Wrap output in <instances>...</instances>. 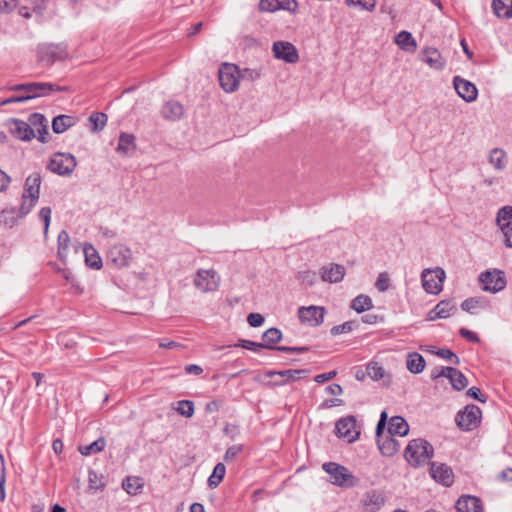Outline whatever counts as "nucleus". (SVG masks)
<instances>
[{"instance_id": "13d9d810", "label": "nucleus", "mask_w": 512, "mask_h": 512, "mask_svg": "<svg viewBox=\"0 0 512 512\" xmlns=\"http://www.w3.org/2000/svg\"><path fill=\"white\" fill-rule=\"evenodd\" d=\"M39 218L44 223V233L47 234L48 228L51 221V208L50 207H43L39 211Z\"/></svg>"}, {"instance_id": "b1692460", "label": "nucleus", "mask_w": 512, "mask_h": 512, "mask_svg": "<svg viewBox=\"0 0 512 512\" xmlns=\"http://www.w3.org/2000/svg\"><path fill=\"white\" fill-rule=\"evenodd\" d=\"M30 126L35 130H37L39 136L38 140L42 143L47 142L48 136V125L45 116L41 113H33L29 116Z\"/></svg>"}, {"instance_id": "f8f14e48", "label": "nucleus", "mask_w": 512, "mask_h": 512, "mask_svg": "<svg viewBox=\"0 0 512 512\" xmlns=\"http://www.w3.org/2000/svg\"><path fill=\"white\" fill-rule=\"evenodd\" d=\"M479 281L484 291L497 293L506 286L504 273L499 270L485 271L479 276Z\"/></svg>"}, {"instance_id": "5701e85b", "label": "nucleus", "mask_w": 512, "mask_h": 512, "mask_svg": "<svg viewBox=\"0 0 512 512\" xmlns=\"http://www.w3.org/2000/svg\"><path fill=\"white\" fill-rule=\"evenodd\" d=\"M376 443L380 453L386 457H392L400 448L399 441L388 433H386L385 436L376 439Z\"/></svg>"}, {"instance_id": "680f3d73", "label": "nucleus", "mask_w": 512, "mask_h": 512, "mask_svg": "<svg viewBox=\"0 0 512 512\" xmlns=\"http://www.w3.org/2000/svg\"><path fill=\"white\" fill-rule=\"evenodd\" d=\"M243 450V445H233L227 448L224 459L225 461H230L235 459L239 453Z\"/></svg>"}, {"instance_id": "4d7b16f0", "label": "nucleus", "mask_w": 512, "mask_h": 512, "mask_svg": "<svg viewBox=\"0 0 512 512\" xmlns=\"http://www.w3.org/2000/svg\"><path fill=\"white\" fill-rule=\"evenodd\" d=\"M259 9L264 12H275L278 10V0H260Z\"/></svg>"}, {"instance_id": "2f4dec72", "label": "nucleus", "mask_w": 512, "mask_h": 512, "mask_svg": "<svg viewBox=\"0 0 512 512\" xmlns=\"http://www.w3.org/2000/svg\"><path fill=\"white\" fill-rule=\"evenodd\" d=\"M457 310L456 304L453 300H442L435 307V315L432 318L445 319L455 313Z\"/></svg>"}, {"instance_id": "774afa93", "label": "nucleus", "mask_w": 512, "mask_h": 512, "mask_svg": "<svg viewBox=\"0 0 512 512\" xmlns=\"http://www.w3.org/2000/svg\"><path fill=\"white\" fill-rule=\"evenodd\" d=\"M501 231L504 235L505 245L509 248H512V225L507 227H501Z\"/></svg>"}, {"instance_id": "f03ea898", "label": "nucleus", "mask_w": 512, "mask_h": 512, "mask_svg": "<svg viewBox=\"0 0 512 512\" xmlns=\"http://www.w3.org/2000/svg\"><path fill=\"white\" fill-rule=\"evenodd\" d=\"M434 455L433 446L423 438L409 441L404 450V458L413 467L428 464Z\"/></svg>"}, {"instance_id": "052dcab7", "label": "nucleus", "mask_w": 512, "mask_h": 512, "mask_svg": "<svg viewBox=\"0 0 512 512\" xmlns=\"http://www.w3.org/2000/svg\"><path fill=\"white\" fill-rule=\"evenodd\" d=\"M260 71L257 69H250L245 68L244 70L240 71V79H248L250 81H255L260 78Z\"/></svg>"}, {"instance_id": "a18cd8bd", "label": "nucleus", "mask_w": 512, "mask_h": 512, "mask_svg": "<svg viewBox=\"0 0 512 512\" xmlns=\"http://www.w3.org/2000/svg\"><path fill=\"white\" fill-rule=\"evenodd\" d=\"M496 221L500 228L512 225V206L502 207L498 211Z\"/></svg>"}, {"instance_id": "473e14b6", "label": "nucleus", "mask_w": 512, "mask_h": 512, "mask_svg": "<svg viewBox=\"0 0 512 512\" xmlns=\"http://www.w3.org/2000/svg\"><path fill=\"white\" fill-rule=\"evenodd\" d=\"M144 487V483L142 481V478L137 476H127L122 481V488L129 494V495H137L142 492V489Z\"/></svg>"}, {"instance_id": "a19ab883", "label": "nucleus", "mask_w": 512, "mask_h": 512, "mask_svg": "<svg viewBox=\"0 0 512 512\" xmlns=\"http://www.w3.org/2000/svg\"><path fill=\"white\" fill-rule=\"evenodd\" d=\"M105 445H106L105 438L104 437H100V438H98L97 440H95L94 442H92L89 445H80L78 447V451L82 455L88 456V455H91V454H94V453H99V452L103 451L104 448H105Z\"/></svg>"}, {"instance_id": "7ed1b4c3", "label": "nucleus", "mask_w": 512, "mask_h": 512, "mask_svg": "<svg viewBox=\"0 0 512 512\" xmlns=\"http://www.w3.org/2000/svg\"><path fill=\"white\" fill-rule=\"evenodd\" d=\"M11 90L25 92L28 100H31L38 97L48 96L51 92H66L69 90V87L52 83L29 82L12 86Z\"/></svg>"}, {"instance_id": "0e129e2a", "label": "nucleus", "mask_w": 512, "mask_h": 512, "mask_svg": "<svg viewBox=\"0 0 512 512\" xmlns=\"http://www.w3.org/2000/svg\"><path fill=\"white\" fill-rule=\"evenodd\" d=\"M466 395L482 403H485L487 400L486 397L482 394L481 390L475 386L469 388L466 392Z\"/></svg>"}, {"instance_id": "0eeeda50", "label": "nucleus", "mask_w": 512, "mask_h": 512, "mask_svg": "<svg viewBox=\"0 0 512 512\" xmlns=\"http://www.w3.org/2000/svg\"><path fill=\"white\" fill-rule=\"evenodd\" d=\"M38 60L52 65L56 61H63L68 57L66 46L63 44H41L37 48Z\"/></svg>"}, {"instance_id": "aec40b11", "label": "nucleus", "mask_w": 512, "mask_h": 512, "mask_svg": "<svg viewBox=\"0 0 512 512\" xmlns=\"http://www.w3.org/2000/svg\"><path fill=\"white\" fill-rule=\"evenodd\" d=\"M457 512H483L481 500L472 495H462L456 502Z\"/></svg>"}, {"instance_id": "de8ad7c7", "label": "nucleus", "mask_w": 512, "mask_h": 512, "mask_svg": "<svg viewBox=\"0 0 512 512\" xmlns=\"http://www.w3.org/2000/svg\"><path fill=\"white\" fill-rule=\"evenodd\" d=\"M366 373L372 380H379L384 376V369L378 363H369L366 367Z\"/></svg>"}, {"instance_id": "69168bd1", "label": "nucleus", "mask_w": 512, "mask_h": 512, "mask_svg": "<svg viewBox=\"0 0 512 512\" xmlns=\"http://www.w3.org/2000/svg\"><path fill=\"white\" fill-rule=\"evenodd\" d=\"M264 317L259 313H250L247 321L251 327H259L264 323Z\"/></svg>"}, {"instance_id": "e433bc0d", "label": "nucleus", "mask_w": 512, "mask_h": 512, "mask_svg": "<svg viewBox=\"0 0 512 512\" xmlns=\"http://www.w3.org/2000/svg\"><path fill=\"white\" fill-rule=\"evenodd\" d=\"M19 218L16 207H7L0 212V224L8 228L16 225Z\"/></svg>"}, {"instance_id": "a878e982", "label": "nucleus", "mask_w": 512, "mask_h": 512, "mask_svg": "<svg viewBox=\"0 0 512 512\" xmlns=\"http://www.w3.org/2000/svg\"><path fill=\"white\" fill-rule=\"evenodd\" d=\"M345 268L339 264H330L322 268L321 277L323 281L329 283H337L343 279Z\"/></svg>"}, {"instance_id": "4468645a", "label": "nucleus", "mask_w": 512, "mask_h": 512, "mask_svg": "<svg viewBox=\"0 0 512 512\" xmlns=\"http://www.w3.org/2000/svg\"><path fill=\"white\" fill-rule=\"evenodd\" d=\"M325 314L326 309L323 306H302L298 309V317L300 321L312 327L321 325L324 321Z\"/></svg>"}, {"instance_id": "dca6fc26", "label": "nucleus", "mask_w": 512, "mask_h": 512, "mask_svg": "<svg viewBox=\"0 0 512 512\" xmlns=\"http://www.w3.org/2000/svg\"><path fill=\"white\" fill-rule=\"evenodd\" d=\"M131 259V250L122 244L112 246L107 252V263H111L117 268L127 267Z\"/></svg>"}, {"instance_id": "9b49d317", "label": "nucleus", "mask_w": 512, "mask_h": 512, "mask_svg": "<svg viewBox=\"0 0 512 512\" xmlns=\"http://www.w3.org/2000/svg\"><path fill=\"white\" fill-rule=\"evenodd\" d=\"M195 287L204 293L216 291L220 284V276L214 269H199L193 281Z\"/></svg>"}, {"instance_id": "9d476101", "label": "nucleus", "mask_w": 512, "mask_h": 512, "mask_svg": "<svg viewBox=\"0 0 512 512\" xmlns=\"http://www.w3.org/2000/svg\"><path fill=\"white\" fill-rule=\"evenodd\" d=\"M445 278V272L442 268L434 270L424 269L421 274L423 289L429 294H439L442 291V282Z\"/></svg>"}, {"instance_id": "09e8293b", "label": "nucleus", "mask_w": 512, "mask_h": 512, "mask_svg": "<svg viewBox=\"0 0 512 512\" xmlns=\"http://www.w3.org/2000/svg\"><path fill=\"white\" fill-rule=\"evenodd\" d=\"M483 300L479 297H470L465 299L461 303V309L468 312V313H474V309L477 307L482 306Z\"/></svg>"}, {"instance_id": "3c124183", "label": "nucleus", "mask_w": 512, "mask_h": 512, "mask_svg": "<svg viewBox=\"0 0 512 512\" xmlns=\"http://www.w3.org/2000/svg\"><path fill=\"white\" fill-rule=\"evenodd\" d=\"M432 353H435L438 357H441L443 359H447L454 363L455 365H458L460 363L459 357L452 352L450 349L442 348L438 349L437 351L429 350Z\"/></svg>"}, {"instance_id": "393cba45", "label": "nucleus", "mask_w": 512, "mask_h": 512, "mask_svg": "<svg viewBox=\"0 0 512 512\" xmlns=\"http://www.w3.org/2000/svg\"><path fill=\"white\" fill-rule=\"evenodd\" d=\"M161 115L163 118L169 121L180 120L184 115L183 105L175 100L167 101L161 109Z\"/></svg>"}, {"instance_id": "20e7f679", "label": "nucleus", "mask_w": 512, "mask_h": 512, "mask_svg": "<svg viewBox=\"0 0 512 512\" xmlns=\"http://www.w3.org/2000/svg\"><path fill=\"white\" fill-rule=\"evenodd\" d=\"M322 469L329 474L330 481L332 484L340 486V487H353L354 479L352 473L349 470L338 463L335 462H326L322 465Z\"/></svg>"}, {"instance_id": "6e6552de", "label": "nucleus", "mask_w": 512, "mask_h": 512, "mask_svg": "<svg viewBox=\"0 0 512 512\" xmlns=\"http://www.w3.org/2000/svg\"><path fill=\"white\" fill-rule=\"evenodd\" d=\"M481 413L478 406L469 404L463 411L457 413L455 417L456 424L460 429L470 431L480 423Z\"/></svg>"}, {"instance_id": "412c9836", "label": "nucleus", "mask_w": 512, "mask_h": 512, "mask_svg": "<svg viewBox=\"0 0 512 512\" xmlns=\"http://www.w3.org/2000/svg\"><path fill=\"white\" fill-rule=\"evenodd\" d=\"M362 503L367 511L376 512L384 505L385 496L382 491L369 490L364 494Z\"/></svg>"}, {"instance_id": "8fccbe9b", "label": "nucleus", "mask_w": 512, "mask_h": 512, "mask_svg": "<svg viewBox=\"0 0 512 512\" xmlns=\"http://www.w3.org/2000/svg\"><path fill=\"white\" fill-rule=\"evenodd\" d=\"M356 327L355 321H346L341 325L333 326L330 330L331 335L336 336L342 333H349Z\"/></svg>"}, {"instance_id": "1a4fd4ad", "label": "nucleus", "mask_w": 512, "mask_h": 512, "mask_svg": "<svg viewBox=\"0 0 512 512\" xmlns=\"http://www.w3.org/2000/svg\"><path fill=\"white\" fill-rule=\"evenodd\" d=\"M308 374L306 369H288V370H268L265 372V376L274 379L270 382L272 386H284L290 384L296 380Z\"/></svg>"}, {"instance_id": "6e6d98bb", "label": "nucleus", "mask_w": 512, "mask_h": 512, "mask_svg": "<svg viewBox=\"0 0 512 512\" xmlns=\"http://www.w3.org/2000/svg\"><path fill=\"white\" fill-rule=\"evenodd\" d=\"M89 487L91 489H103L105 484L98 478V475L95 471L89 470L88 473Z\"/></svg>"}, {"instance_id": "e2e57ef3", "label": "nucleus", "mask_w": 512, "mask_h": 512, "mask_svg": "<svg viewBox=\"0 0 512 512\" xmlns=\"http://www.w3.org/2000/svg\"><path fill=\"white\" fill-rule=\"evenodd\" d=\"M459 334L463 338H465L466 340H468L470 342H473V343H479L480 342L479 336L475 332L470 331L467 328H464V327L460 328Z\"/></svg>"}, {"instance_id": "49530a36", "label": "nucleus", "mask_w": 512, "mask_h": 512, "mask_svg": "<svg viewBox=\"0 0 512 512\" xmlns=\"http://www.w3.org/2000/svg\"><path fill=\"white\" fill-rule=\"evenodd\" d=\"M180 415L190 418L194 415V403L191 400H180L174 408Z\"/></svg>"}, {"instance_id": "58836bf2", "label": "nucleus", "mask_w": 512, "mask_h": 512, "mask_svg": "<svg viewBox=\"0 0 512 512\" xmlns=\"http://www.w3.org/2000/svg\"><path fill=\"white\" fill-rule=\"evenodd\" d=\"M350 308L355 310L357 313H362L366 310L372 309L373 302L368 295L360 294L351 301Z\"/></svg>"}, {"instance_id": "a211bd4d", "label": "nucleus", "mask_w": 512, "mask_h": 512, "mask_svg": "<svg viewBox=\"0 0 512 512\" xmlns=\"http://www.w3.org/2000/svg\"><path fill=\"white\" fill-rule=\"evenodd\" d=\"M453 86L459 97L464 101L471 103L477 99L478 90L472 82L460 76H455L453 78Z\"/></svg>"}, {"instance_id": "6ab92c4d", "label": "nucleus", "mask_w": 512, "mask_h": 512, "mask_svg": "<svg viewBox=\"0 0 512 512\" xmlns=\"http://www.w3.org/2000/svg\"><path fill=\"white\" fill-rule=\"evenodd\" d=\"M10 132L19 140L30 141L35 137L34 129L27 122L19 119H11Z\"/></svg>"}, {"instance_id": "f257e3e1", "label": "nucleus", "mask_w": 512, "mask_h": 512, "mask_svg": "<svg viewBox=\"0 0 512 512\" xmlns=\"http://www.w3.org/2000/svg\"><path fill=\"white\" fill-rule=\"evenodd\" d=\"M41 182L42 178L39 172H33L26 178L21 205L17 209L19 217L23 218L28 215L37 204L40 197Z\"/></svg>"}, {"instance_id": "338daca9", "label": "nucleus", "mask_w": 512, "mask_h": 512, "mask_svg": "<svg viewBox=\"0 0 512 512\" xmlns=\"http://www.w3.org/2000/svg\"><path fill=\"white\" fill-rule=\"evenodd\" d=\"M17 6V0H0V13H9Z\"/></svg>"}, {"instance_id": "c9c22d12", "label": "nucleus", "mask_w": 512, "mask_h": 512, "mask_svg": "<svg viewBox=\"0 0 512 512\" xmlns=\"http://www.w3.org/2000/svg\"><path fill=\"white\" fill-rule=\"evenodd\" d=\"M74 124V117L70 115H58L52 120V130L56 134H61Z\"/></svg>"}, {"instance_id": "bf43d9fd", "label": "nucleus", "mask_w": 512, "mask_h": 512, "mask_svg": "<svg viewBox=\"0 0 512 512\" xmlns=\"http://www.w3.org/2000/svg\"><path fill=\"white\" fill-rule=\"evenodd\" d=\"M298 3L296 0H278V10H286L289 12H296Z\"/></svg>"}, {"instance_id": "5fc2aeb1", "label": "nucleus", "mask_w": 512, "mask_h": 512, "mask_svg": "<svg viewBox=\"0 0 512 512\" xmlns=\"http://www.w3.org/2000/svg\"><path fill=\"white\" fill-rule=\"evenodd\" d=\"M390 286V278L387 272H382L378 275V278L375 282V287L380 292H385L388 290Z\"/></svg>"}, {"instance_id": "c85d7f7f", "label": "nucleus", "mask_w": 512, "mask_h": 512, "mask_svg": "<svg viewBox=\"0 0 512 512\" xmlns=\"http://www.w3.org/2000/svg\"><path fill=\"white\" fill-rule=\"evenodd\" d=\"M136 150L135 136L129 133H121L116 151L122 155H129Z\"/></svg>"}, {"instance_id": "603ef678", "label": "nucleus", "mask_w": 512, "mask_h": 512, "mask_svg": "<svg viewBox=\"0 0 512 512\" xmlns=\"http://www.w3.org/2000/svg\"><path fill=\"white\" fill-rule=\"evenodd\" d=\"M234 346L242 347L244 349L252 350L255 352L259 351L260 349H265V347L263 346V342H254L246 339H239L237 344H235Z\"/></svg>"}, {"instance_id": "ddd939ff", "label": "nucleus", "mask_w": 512, "mask_h": 512, "mask_svg": "<svg viewBox=\"0 0 512 512\" xmlns=\"http://www.w3.org/2000/svg\"><path fill=\"white\" fill-rule=\"evenodd\" d=\"M335 432L338 437L346 439L349 443L355 442L360 431L356 428V418L353 415L340 418L335 424Z\"/></svg>"}, {"instance_id": "f704fd0d", "label": "nucleus", "mask_w": 512, "mask_h": 512, "mask_svg": "<svg viewBox=\"0 0 512 512\" xmlns=\"http://www.w3.org/2000/svg\"><path fill=\"white\" fill-rule=\"evenodd\" d=\"M83 252L85 256V262L88 267L96 270L102 267V259L92 245H85Z\"/></svg>"}, {"instance_id": "4be33fe9", "label": "nucleus", "mask_w": 512, "mask_h": 512, "mask_svg": "<svg viewBox=\"0 0 512 512\" xmlns=\"http://www.w3.org/2000/svg\"><path fill=\"white\" fill-rule=\"evenodd\" d=\"M422 55V60L435 70H442L446 65V60L436 48L427 47L423 49Z\"/></svg>"}, {"instance_id": "ea45409f", "label": "nucleus", "mask_w": 512, "mask_h": 512, "mask_svg": "<svg viewBox=\"0 0 512 512\" xmlns=\"http://www.w3.org/2000/svg\"><path fill=\"white\" fill-rule=\"evenodd\" d=\"M69 243H70V236H69L68 232L65 230L60 231V233L58 234V237H57V246H58L57 255H58V258L62 262L66 261Z\"/></svg>"}, {"instance_id": "37998d69", "label": "nucleus", "mask_w": 512, "mask_h": 512, "mask_svg": "<svg viewBox=\"0 0 512 512\" xmlns=\"http://www.w3.org/2000/svg\"><path fill=\"white\" fill-rule=\"evenodd\" d=\"M506 155L502 149L495 148L490 152L489 162L497 170H503L506 166Z\"/></svg>"}, {"instance_id": "72a5a7b5", "label": "nucleus", "mask_w": 512, "mask_h": 512, "mask_svg": "<svg viewBox=\"0 0 512 512\" xmlns=\"http://www.w3.org/2000/svg\"><path fill=\"white\" fill-rule=\"evenodd\" d=\"M492 9L499 18H512V0H494L492 2Z\"/></svg>"}, {"instance_id": "423d86ee", "label": "nucleus", "mask_w": 512, "mask_h": 512, "mask_svg": "<svg viewBox=\"0 0 512 512\" xmlns=\"http://www.w3.org/2000/svg\"><path fill=\"white\" fill-rule=\"evenodd\" d=\"M76 165L75 156L70 153L57 152L51 157L47 169L60 176H69L75 170Z\"/></svg>"}, {"instance_id": "cd10ccee", "label": "nucleus", "mask_w": 512, "mask_h": 512, "mask_svg": "<svg viewBox=\"0 0 512 512\" xmlns=\"http://www.w3.org/2000/svg\"><path fill=\"white\" fill-rule=\"evenodd\" d=\"M409 432L407 421L401 416H393L388 423V434L395 436H406Z\"/></svg>"}, {"instance_id": "864d4df0", "label": "nucleus", "mask_w": 512, "mask_h": 512, "mask_svg": "<svg viewBox=\"0 0 512 512\" xmlns=\"http://www.w3.org/2000/svg\"><path fill=\"white\" fill-rule=\"evenodd\" d=\"M348 6H358L366 11H373L376 5V0H346Z\"/></svg>"}, {"instance_id": "39448f33", "label": "nucleus", "mask_w": 512, "mask_h": 512, "mask_svg": "<svg viewBox=\"0 0 512 512\" xmlns=\"http://www.w3.org/2000/svg\"><path fill=\"white\" fill-rule=\"evenodd\" d=\"M218 78L220 86L225 92H235L239 87L240 69L235 64L223 63L219 68Z\"/></svg>"}, {"instance_id": "4c0bfd02", "label": "nucleus", "mask_w": 512, "mask_h": 512, "mask_svg": "<svg viewBox=\"0 0 512 512\" xmlns=\"http://www.w3.org/2000/svg\"><path fill=\"white\" fill-rule=\"evenodd\" d=\"M395 42L403 50L411 51L415 50L417 44L412 34L408 31H400L395 38Z\"/></svg>"}, {"instance_id": "bb28decb", "label": "nucleus", "mask_w": 512, "mask_h": 512, "mask_svg": "<svg viewBox=\"0 0 512 512\" xmlns=\"http://www.w3.org/2000/svg\"><path fill=\"white\" fill-rule=\"evenodd\" d=\"M447 378L449 379L453 389L457 391L464 390L468 385V379L458 369L454 367H446Z\"/></svg>"}, {"instance_id": "79ce46f5", "label": "nucleus", "mask_w": 512, "mask_h": 512, "mask_svg": "<svg viewBox=\"0 0 512 512\" xmlns=\"http://www.w3.org/2000/svg\"><path fill=\"white\" fill-rule=\"evenodd\" d=\"M226 472V467L223 463L219 462L215 465L212 474L208 478V486L216 488L222 482Z\"/></svg>"}, {"instance_id": "f3484780", "label": "nucleus", "mask_w": 512, "mask_h": 512, "mask_svg": "<svg viewBox=\"0 0 512 512\" xmlns=\"http://www.w3.org/2000/svg\"><path fill=\"white\" fill-rule=\"evenodd\" d=\"M430 476L443 486L450 487L454 482V474L448 465L444 463L431 462Z\"/></svg>"}, {"instance_id": "7c9ffc66", "label": "nucleus", "mask_w": 512, "mask_h": 512, "mask_svg": "<svg viewBox=\"0 0 512 512\" xmlns=\"http://www.w3.org/2000/svg\"><path fill=\"white\" fill-rule=\"evenodd\" d=\"M282 339V332L278 328L272 327L266 330L262 335L263 346L265 349L277 350L276 344Z\"/></svg>"}, {"instance_id": "2eb2a0df", "label": "nucleus", "mask_w": 512, "mask_h": 512, "mask_svg": "<svg viewBox=\"0 0 512 512\" xmlns=\"http://www.w3.org/2000/svg\"><path fill=\"white\" fill-rule=\"evenodd\" d=\"M272 51L276 59L294 64L299 60V53L296 47L287 41H275L272 45Z\"/></svg>"}, {"instance_id": "c03bdc74", "label": "nucleus", "mask_w": 512, "mask_h": 512, "mask_svg": "<svg viewBox=\"0 0 512 512\" xmlns=\"http://www.w3.org/2000/svg\"><path fill=\"white\" fill-rule=\"evenodd\" d=\"M107 115L103 112H94L89 116V122L91 123L92 127L91 130L93 132H99L103 130L107 123Z\"/></svg>"}, {"instance_id": "c756f323", "label": "nucleus", "mask_w": 512, "mask_h": 512, "mask_svg": "<svg viewBox=\"0 0 512 512\" xmlns=\"http://www.w3.org/2000/svg\"><path fill=\"white\" fill-rule=\"evenodd\" d=\"M426 366L424 357L418 352H411L407 355L406 367L412 374L421 373Z\"/></svg>"}]
</instances>
